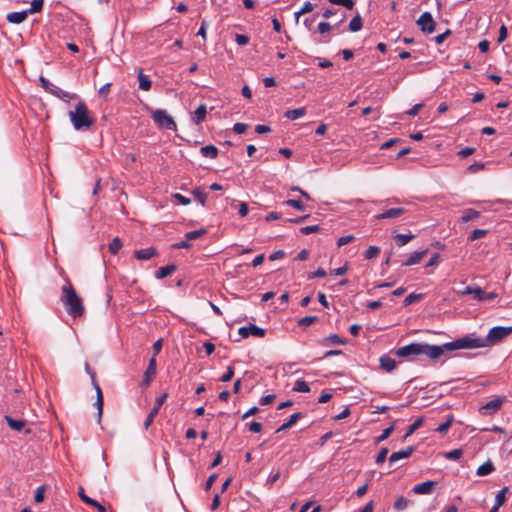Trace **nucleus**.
Wrapping results in <instances>:
<instances>
[{
    "label": "nucleus",
    "mask_w": 512,
    "mask_h": 512,
    "mask_svg": "<svg viewBox=\"0 0 512 512\" xmlns=\"http://www.w3.org/2000/svg\"><path fill=\"white\" fill-rule=\"evenodd\" d=\"M463 451L462 449H454L452 451L446 452L444 457L448 460H458L462 457Z\"/></svg>",
    "instance_id": "38"
},
{
    "label": "nucleus",
    "mask_w": 512,
    "mask_h": 512,
    "mask_svg": "<svg viewBox=\"0 0 512 512\" xmlns=\"http://www.w3.org/2000/svg\"><path fill=\"white\" fill-rule=\"evenodd\" d=\"M414 451H415L414 446H408L403 450L393 452L389 457L390 465L394 464L395 462H397L399 460L409 458L413 454Z\"/></svg>",
    "instance_id": "13"
},
{
    "label": "nucleus",
    "mask_w": 512,
    "mask_h": 512,
    "mask_svg": "<svg viewBox=\"0 0 512 512\" xmlns=\"http://www.w3.org/2000/svg\"><path fill=\"white\" fill-rule=\"evenodd\" d=\"M28 17V11L11 12L8 13L6 19L8 22L13 24H20Z\"/></svg>",
    "instance_id": "18"
},
{
    "label": "nucleus",
    "mask_w": 512,
    "mask_h": 512,
    "mask_svg": "<svg viewBox=\"0 0 512 512\" xmlns=\"http://www.w3.org/2000/svg\"><path fill=\"white\" fill-rule=\"evenodd\" d=\"M44 0H33L31 2V7L28 11V14L31 13H37L40 12L43 8Z\"/></svg>",
    "instance_id": "40"
},
{
    "label": "nucleus",
    "mask_w": 512,
    "mask_h": 512,
    "mask_svg": "<svg viewBox=\"0 0 512 512\" xmlns=\"http://www.w3.org/2000/svg\"><path fill=\"white\" fill-rule=\"evenodd\" d=\"M483 293H484V291L482 290L481 287H479V286L473 287L472 295H473L474 299H476L477 301H483Z\"/></svg>",
    "instance_id": "56"
},
{
    "label": "nucleus",
    "mask_w": 512,
    "mask_h": 512,
    "mask_svg": "<svg viewBox=\"0 0 512 512\" xmlns=\"http://www.w3.org/2000/svg\"><path fill=\"white\" fill-rule=\"evenodd\" d=\"M69 119L76 130H86L94 124V118L83 101L78 102L75 109L69 112Z\"/></svg>",
    "instance_id": "3"
},
{
    "label": "nucleus",
    "mask_w": 512,
    "mask_h": 512,
    "mask_svg": "<svg viewBox=\"0 0 512 512\" xmlns=\"http://www.w3.org/2000/svg\"><path fill=\"white\" fill-rule=\"evenodd\" d=\"M121 247H122V242L118 237H116L109 244V251L111 254L115 255L118 253V251L121 249Z\"/></svg>",
    "instance_id": "37"
},
{
    "label": "nucleus",
    "mask_w": 512,
    "mask_h": 512,
    "mask_svg": "<svg viewBox=\"0 0 512 512\" xmlns=\"http://www.w3.org/2000/svg\"><path fill=\"white\" fill-rule=\"evenodd\" d=\"M207 114V108L206 105L201 104L198 106V108L193 113L191 119L195 124H200L202 121L205 120Z\"/></svg>",
    "instance_id": "21"
},
{
    "label": "nucleus",
    "mask_w": 512,
    "mask_h": 512,
    "mask_svg": "<svg viewBox=\"0 0 512 512\" xmlns=\"http://www.w3.org/2000/svg\"><path fill=\"white\" fill-rule=\"evenodd\" d=\"M321 230V227L319 225H311V226H305L300 229V232L303 235H309L312 233L319 232Z\"/></svg>",
    "instance_id": "50"
},
{
    "label": "nucleus",
    "mask_w": 512,
    "mask_h": 512,
    "mask_svg": "<svg viewBox=\"0 0 512 512\" xmlns=\"http://www.w3.org/2000/svg\"><path fill=\"white\" fill-rule=\"evenodd\" d=\"M157 255V250L154 247H149L135 251V256L138 260H149Z\"/></svg>",
    "instance_id": "20"
},
{
    "label": "nucleus",
    "mask_w": 512,
    "mask_h": 512,
    "mask_svg": "<svg viewBox=\"0 0 512 512\" xmlns=\"http://www.w3.org/2000/svg\"><path fill=\"white\" fill-rule=\"evenodd\" d=\"M380 252V248L378 246H370L364 256L366 259H373V258H376L378 256Z\"/></svg>",
    "instance_id": "41"
},
{
    "label": "nucleus",
    "mask_w": 512,
    "mask_h": 512,
    "mask_svg": "<svg viewBox=\"0 0 512 512\" xmlns=\"http://www.w3.org/2000/svg\"><path fill=\"white\" fill-rule=\"evenodd\" d=\"M205 233H206L205 229L194 230V231L187 232L185 234V238L189 241L195 240V239L201 237L202 235H204Z\"/></svg>",
    "instance_id": "43"
},
{
    "label": "nucleus",
    "mask_w": 512,
    "mask_h": 512,
    "mask_svg": "<svg viewBox=\"0 0 512 512\" xmlns=\"http://www.w3.org/2000/svg\"><path fill=\"white\" fill-rule=\"evenodd\" d=\"M363 20L359 14L354 16L349 23V30L351 32H357L362 29Z\"/></svg>",
    "instance_id": "30"
},
{
    "label": "nucleus",
    "mask_w": 512,
    "mask_h": 512,
    "mask_svg": "<svg viewBox=\"0 0 512 512\" xmlns=\"http://www.w3.org/2000/svg\"><path fill=\"white\" fill-rule=\"evenodd\" d=\"M428 250L415 251L409 255L406 261L403 263L404 266H412L421 262Z\"/></svg>",
    "instance_id": "17"
},
{
    "label": "nucleus",
    "mask_w": 512,
    "mask_h": 512,
    "mask_svg": "<svg viewBox=\"0 0 512 512\" xmlns=\"http://www.w3.org/2000/svg\"><path fill=\"white\" fill-rule=\"evenodd\" d=\"M294 390L297 392L307 393L310 391L309 385L302 379H298L295 382Z\"/></svg>",
    "instance_id": "35"
},
{
    "label": "nucleus",
    "mask_w": 512,
    "mask_h": 512,
    "mask_svg": "<svg viewBox=\"0 0 512 512\" xmlns=\"http://www.w3.org/2000/svg\"><path fill=\"white\" fill-rule=\"evenodd\" d=\"M94 389L96 391V402L95 406L97 407V414H98V422H100L102 413H103V405H104V399L103 394L100 386L97 384V382H94Z\"/></svg>",
    "instance_id": "14"
},
{
    "label": "nucleus",
    "mask_w": 512,
    "mask_h": 512,
    "mask_svg": "<svg viewBox=\"0 0 512 512\" xmlns=\"http://www.w3.org/2000/svg\"><path fill=\"white\" fill-rule=\"evenodd\" d=\"M423 424V418H418L413 424L408 427L407 433L404 436V440L411 436L417 429Z\"/></svg>",
    "instance_id": "34"
},
{
    "label": "nucleus",
    "mask_w": 512,
    "mask_h": 512,
    "mask_svg": "<svg viewBox=\"0 0 512 512\" xmlns=\"http://www.w3.org/2000/svg\"><path fill=\"white\" fill-rule=\"evenodd\" d=\"M138 80H139V88L143 91H148L151 88V80L148 78V76L144 75L142 73V70L139 71L138 74Z\"/></svg>",
    "instance_id": "29"
},
{
    "label": "nucleus",
    "mask_w": 512,
    "mask_h": 512,
    "mask_svg": "<svg viewBox=\"0 0 512 512\" xmlns=\"http://www.w3.org/2000/svg\"><path fill=\"white\" fill-rule=\"evenodd\" d=\"M509 492V487L502 488L495 497L494 506L501 507L506 501V494Z\"/></svg>",
    "instance_id": "31"
},
{
    "label": "nucleus",
    "mask_w": 512,
    "mask_h": 512,
    "mask_svg": "<svg viewBox=\"0 0 512 512\" xmlns=\"http://www.w3.org/2000/svg\"><path fill=\"white\" fill-rule=\"evenodd\" d=\"M487 232L488 231L485 230V229H475L469 235V240L470 241H475L477 239H480V238L484 237L487 234Z\"/></svg>",
    "instance_id": "46"
},
{
    "label": "nucleus",
    "mask_w": 512,
    "mask_h": 512,
    "mask_svg": "<svg viewBox=\"0 0 512 512\" xmlns=\"http://www.w3.org/2000/svg\"><path fill=\"white\" fill-rule=\"evenodd\" d=\"M355 239V237L353 235H345V236H342L338 239L337 241V245L339 247L341 246H344L350 242H352L353 240Z\"/></svg>",
    "instance_id": "55"
},
{
    "label": "nucleus",
    "mask_w": 512,
    "mask_h": 512,
    "mask_svg": "<svg viewBox=\"0 0 512 512\" xmlns=\"http://www.w3.org/2000/svg\"><path fill=\"white\" fill-rule=\"evenodd\" d=\"M285 205L291 206L299 211H303L305 209V206L300 200L290 199L284 202Z\"/></svg>",
    "instance_id": "49"
},
{
    "label": "nucleus",
    "mask_w": 512,
    "mask_h": 512,
    "mask_svg": "<svg viewBox=\"0 0 512 512\" xmlns=\"http://www.w3.org/2000/svg\"><path fill=\"white\" fill-rule=\"evenodd\" d=\"M317 319H318L317 316H306V317L301 318L298 321V325L303 326V327H308L311 324H313L314 322H316Z\"/></svg>",
    "instance_id": "47"
},
{
    "label": "nucleus",
    "mask_w": 512,
    "mask_h": 512,
    "mask_svg": "<svg viewBox=\"0 0 512 512\" xmlns=\"http://www.w3.org/2000/svg\"><path fill=\"white\" fill-rule=\"evenodd\" d=\"M234 376V368L233 366H228L227 371L221 376L220 380L222 382L230 381Z\"/></svg>",
    "instance_id": "52"
},
{
    "label": "nucleus",
    "mask_w": 512,
    "mask_h": 512,
    "mask_svg": "<svg viewBox=\"0 0 512 512\" xmlns=\"http://www.w3.org/2000/svg\"><path fill=\"white\" fill-rule=\"evenodd\" d=\"M60 275L63 277L65 284L61 288L60 300L64 305L66 312L73 318L81 317L85 312V307L82 298L77 294L68 276L64 270H60Z\"/></svg>",
    "instance_id": "1"
},
{
    "label": "nucleus",
    "mask_w": 512,
    "mask_h": 512,
    "mask_svg": "<svg viewBox=\"0 0 512 512\" xmlns=\"http://www.w3.org/2000/svg\"><path fill=\"white\" fill-rule=\"evenodd\" d=\"M417 26L425 34H431L435 31L436 23L429 12H424L416 21Z\"/></svg>",
    "instance_id": "8"
},
{
    "label": "nucleus",
    "mask_w": 512,
    "mask_h": 512,
    "mask_svg": "<svg viewBox=\"0 0 512 512\" xmlns=\"http://www.w3.org/2000/svg\"><path fill=\"white\" fill-rule=\"evenodd\" d=\"M174 199H176L178 201L179 204L181 205H188L190 204L191 200L185 196H183L182 194L180 193H175L173 195Z\"/></svg>",
    "instance_id": "59"
},
{
    "label": "nucleus",
    "mask_w": 512,
    "mask_h": 512,
    "mask_svg": "<svg viewBox=\"0 0 512 512\" xmlns=\"http://www.w3.org/2000/svg\"><path fill=\"white\" fill-rule=\"evenodd\" d=\"M39 80L41 82L42 87L50 94L56 96L57 98H59L61 100L66 101V102H68L71 99V96L68 92L63 91L58 86L51 83L45 77L41 76Z\"/></svg>",
    "instance_id": "7"
},
{
    "label": "nucleus",
    "mask_w": 512,
    "mask_h": 512,
    "mask_svg": "<svg viewBox=\"0 0 512 512\" xmlns=\"http://www.w3.org/2000/svg\"><path fill=\"white\" fill-rule=\"evenodd\" d=\"M192 194L196 201H198L202 206H205L206 199H207V193H205L204 191H202L199 188H196L193 190Z\"/></svg>",
    "instance_id": "33"
},
{
    "label": "nucleus",
    "mask_w": 512,
    "mask_h": 512,
    "mask_svg": "<svg viewBox=\"0 0 512 512\" xmlns=\"http://www.w3.org/2000/svg\"><path fill=\"white\" fill-rule=\"evenodd\" d=\"M302 418V413L300 412H297V413H294L290 416V418L285 422L283 423L277 430L276 432L279 433V432H282V431H285L289 428H291L299 419Z\"/></svg>",
    "instance_id": "24"
},
{
    "label": "nucleus",
    "mask_w": 512,
    "mask_h": 512,
    "mask_svg": "<svg viewBox=\"0 0 512 512\" xmlns=\"http://www.w3.org/2000/svg\"><path fill=\"white\" fill-rule=\"evenodd\" d=\"M155 375H156V358H155V356H153L149 360L148 367L146 368V370L144 372V375H143V378L141 381V387L147 388L150 385L152 379L155 377Z\"/></svg>",
    "instance_id": "10"
},
{
    "label": "nucleus",
    "mask_w": 512,
    "mask_h": 512,
    "mask_svg": "<svg viewBox=\"0 0 512 512\" xmlns=\"http://www.w3.org/2000/svg\"><path fill=\"white\" fill-rule=\"evenodd\" d=\"M394 428H395V426L391 425L388 428L384 429L382 434L376 438L375 442L380 443V442L386 440L391 435V433L394 431Z\"/></svg>",
    "instance_id": "44"
},
{
    "label": "nucleus",
    "mask_w": 512,
    "mask_h": 512,
    "mask_svg": "<svg viewBox=\"0 0 512 512\" xmlns=\"http://www.w3.org/2000/svg\"><path fill=\"white\" fill-rule=\"evenodd\" d=\"M152 119L160 128L176 130L175 121L164 110L159 109L154 111L152 114Z\"/></svg>",
    "instance_id": "6"
},
{
    "label": "nucleus",
    "mask_w": 512,
    "mask_h": 512,
    "mask_svg": "<svg viewBox=\"0 0 512 512\" xmlns=\"http://www.w3.org/2000/svg\"><path fill=\"white\" fill-rule=\"evenodd\" d=\"M262 427H263V426H262V424H261L260 422H255V421H253V422H251V423H249V424H248V428H249V430H250L251 432H253V433H259V432H261Z\"/></svg>",
    "instance_id": "60"
},
{
    "label": "nucleus",
    "mask_w": 512,
    "mask_h": 512,
    "mask_svg": "<svg viewBox=\"0 0 512 512\" xmlns=\"http://www.w3.org/2000/svg\"><path fill=\"white\" fill-rule=\"evenodd\" d=\"M441 347L443 348V351L482 348L487 347V340L481 337L466 336L460 339H456L452 342L445 343Z\"/></svg>",
    "instance_id": "4"
},
{
    "label": "nucleus",
    "mask_w": 512,
    "mask_h": 512,
    "mask_svg": "<svg viewBox=\"0 0 512 512\" xmlns=\"http://www.w3.org/2000/svg\"><path fill=\"white\" fill-rule=\"evenodd\" d=\"M177 269V266L175 264H169V265H166L164 267H160L157 271H156V278L158 279H163L165 277H168L170 276L173 272H175Z\"/></svg>",
    "instance_id": "22"
},
{
    "label": "nucleus",
    "mask_w": 512,
    "mask_h": 512,
    "mask_svg": "<svg viewBox=\"0 0 512 512\" xmlns=\"http://www.w3.org/2000/svg\"><path fill=\"white\" fill-rule=\"evenodd\" d=\"M324 342L327 344H332V345L345 344V341L342 340L337 334L329 335L328 337H326L324 339Z\"/></svg>",
    "instance_id": "39"
},
{
    "label": "nucleus",
    "mask_w": 512,
    "mask_h": 512,
    "mask_svg": "<svg viewBox=\"0 0 512 512\" xmlns=\"http://www.w3.org/2000/svg\"><path fill=\"white\" fill-rule=\"evenodd\" d=\"M453 420H454L453 416L450 415L447 418V420L444 423L440 424L435 430L439 433H446L449 430V428L451 427Z\"/></svg>",
    "instance_id": "36"
},
{
    "label": "nucleus",
    "mask_w": 512,
    "mask_h": 512,
    "mask_svg": "<svg viewBox=\"0 0 512 512\" xmlns=\"http://www.w3.org/2000/svg\"><path fill=\"white\" fill-rule=\"evenodd\" d=\"M190 247H191V244H190L189 240H187L186 238H185V240H182L180 242L174 243L172 245V248H174V249H182V248L183 249H188Z\"/></svg>",
    "instance_id": "57"
},
{
    "label": "nucleus",
    "mask_w": 512,
    "mask_h": 512,
    "mask_svg": "<svg viewBox=\"0 0 512 512\" xmlns=\"http://www.w3.org/2000/svg\"><path fill=\"white\" fill-rule=\"evenodd\" d=\"M480 213L474 209H465L461 216V221L463 223H467L469 221H472L476 218H478Z\"/></svg>",
    "instance_id": "28"
},
{
    "label": "nucleus",
    "mask_w": 512,
    "mask_h": 512,
    "mask_svg": "<svg viewBox=\"0 0 512 512\" xmlns=\"http://www.w3.org/2000/svg\"><path fill=\"white\" fill-rule=\"evenodd\" d=\"M502 404H503L502 399H500V398L493 399V400L489 401L488 403H486L485 405H483L480 408V412L483 415H492V414L496 413L501 408Z\"/></svg>",
    "instance_id": "12"
},
{
    "label": "nucleus",
    "mask_w": 512,
    "mask_h": 512,
    "mask_svg": "<svg viewBox=\"0 0 512 512\" xmlns=\"http://www.w3.org/2000/svg\"><path fill=\"white\" fill-rule=\"evenodd\" d=\"M167 397H168V393L165 392L161 396L156 398L154 407L151 409V411L149 412L148 416L146 417V419L144 421L145 429H148L150 427V425L153 423L154 418L157 416L160 407L166 401Z\"/></svg>",
    "instance_id": "9"
},
{
    "label": "nucleus",
    "mask_w": 512,
    "mask_h": 512,
    "mask_svg": "<svg viewBox=\"0 0 512 512\" xmlns=\"http://www.w3.org/2000/svg\"><path fill=\"white\" fill-rule=\"evenodd\" d=\"M331 25L328 22H320L318 25V30L321 34L328 33L331 30Z\"/></svg>",
    "instance_id": "64"
},
{
    "label": "nucleus",
    "mask_w": 512,
    "mask_h": 512,
    "mask_svg": "<svg viewBox=\"0 0 512 512\" xmlns=\"http://www.w3.org/2000/svg\"><path fill=\"white\" fill-rule=\"evenodd\" d=\"M44 493H45V487L39 486L37 488L35 496H34L35 502H37V503L42 502L44 500Z\"/></svg>",
    "instance_id": "53"
},
{
    "label": "nucleus",
    "mask_w": 512,
    "mask_h": 512,
    "mask_svg": "<svg viewBox=\"0 0 512 512\" xmlns=\"http://www.w3.org/2000/svg\"><path fill=\"white\" fill-rule=\"evenodd\" d=\"M78 494H79V497L81 498V500H82L83 502H85L87 505H90V506H91V504H95V500H94V499H92V498H90V497H88V496L84 493V489H83L82 487H81V488H79V492H78Z\"/></svg>",
    "instance_id": "54"
},
{
    "label": "nucleus",
    "mask_w": 512,
    "mask_h": 512,
    "mask_svg": "<svg viewBox=\"0 0 512 512\" xmlns=\"http://www.w3.org/2000/svg\"><path fill=\"white\" fill-rule=\"evenodd\" d=\"M404 212H405L404 208H400V207L391 208L381 214L376 215L375 218L378 220L397 218V217L401 216L402 214H404Z\"/></svg>",
    "instance_id": "15"
},
{
    "label": "nucleus",
    "mask_w": 512,
    "mask_h": 512,
    "mask_svg": "<svg viewBox=\"0 0 512 512\" xmlns=\"http://www.w3.org/2000/svg\"><path fill=\"white\" fill-rule=\"evenodd\" d=\"M305 114H306V108L301 107V108H296V109L286 111L285 117L288 118L289 120H296L298 118L303 117Z\"/></svg>",
    "instance_id": "27"
},
{
    "label": "nucleus",
    "mask_w": 512,
    "mask_h": 512,
    "mask_svg": "<svg viewBox=\"0 0 512 512\" xmlns=\"http://www.w3.org/2000/svg\"><path fill=\"white\" fill-rule=\"evenodd\" d=\"M512 333V326L511 327H502V326H495L491 328L487 334V336L484 338L487 340V346L494 345L504 338H506L508 335Z\"/></svg>",
    "instance_id": "5"
},
{
    "label": "nucleus",
    "mask_w": 512,
    "mask_h": 512,
    "mask_svg": "<svg viewBox=\"0 0 512 512\" xmlns=\"http://www.w3.org/2000/svg\"><path fill=\"white\" fill-rule=\"evenodd\" d=\"M380 367L390 373L396 368V361L388 355H383L380 357Z\"/></svg>",
    "instance_id": "19"
},
{
    "label": "nucleus",
    "mask_w": 512,
    "mask_h": 512,
    "mask_svg": "<svg viewBox=\"0 0 512 512\" xmlns=\"http://www.w3.org/2000/svg\"><path fill=\"white\" fill-rule=\"evenodd\" d=\"M440 260H441L440 254L435 253V254L432 255V257L430 258V260L428 261L426 266L427 267L436 266V265H438L440 263Z\"/></svg>",
    "instance_id": "63"
},
{
    "label": "nucleus",
    "mask_w": 512,
    "mask_h": 512,
    "mask_svg": "<svg viewBox=\"0 0 512 512\" xmlns=\"http://www.w3.org/2000/svg\"><path fill=\"white\" fill-rule=\"evenodd\" d=\"M421 298H422V294L411 293L405 298L404 304H405V306L411 305L412 303L420 300Z\"/></svg>",
    "instance_id": "51"
},
{
    "label": "nucleus",
    "mask_w": 512,
    "mask_h": 512,
    "mask_svg": "<svg viewBox=\"0 0 512 512\" xmlns=\"http://www.w3.org/2000/svg\"><path fill=\"white\" fill-rule=\"evenodd\" d=\"M394 238H395L397 245L401 247V246L406 245L412 239H414L415 235H413V234H396L394 236Z\"/></svg>",
    "instance_id": "32"
},
{
    "label": "nucleus",
    "mask_w": 512,
    "mask_h": 512,
    "mask_svg": "<svg viewBox=\"0 0 512 512\" xmlns=\"http://www.w3.org/2000/svg\"><path fill=\"white\" fill-rule=\"evenodd\" d=\"M388 448L386 447H383L377 454L376 456V459H375V463L377 465H381L382 463H384V461L386 460L387 458V455H388Z\"/></svg>",
    "instance_id": "42"
},
{
    "label": "nucleus",
    "mask_w": 512,
    "mask_h": 512,
    "mask_svg": "<svg viewBox=\"0 0 512 512\" xmlns=\"http://www.w3.org/2000/svg\"><path fill=\"white\" fill-rule=\"evenodd\" d=\"M248 128V125L245 123H236L234 124L233 131L237 134L244 133Z\"/></svg>",
    "instance_id": "62"
},
{
    "label": "nucleus",
    "mask_w": 512,
    "mask_h": 512,
    "mask_svg": "<svg viewBox=\"0 0 512 512\" xmlns=\"http://www.w3.org/2000/svg\"><path fill=\"white\" fill-rule=\"evenodd\" d=\"M495 470L494 464L488 460L484 464L480 465L476 471L478 476H487Z\"/></svg>",
    "instance_id": "25"
},
{
    "label": "nucleus",
    "mask_w": 512,
    "mask_h": 512,
    "mask_svg": "<svg viewBox=\"0 0 512 512\" xmlns=\"http://www.w3.org/2000/svg\"><path fill=\"white\" fill-rule=\"evenodd\" d=\"M235 41L238 45L244 46L249 43V37L244 34H236Z\"/></svg>",
    "instance_id": "58"
},
{
    "label": "nucleus",
    "mask_w": 512,
    "mask_h": 512,
    "mask_svg": "<svg viewBox=\"0 0 512 512\" xmlns=\"http://www.w3.org/2000/svg\"><path fill=\"white\" fill-rule=\"evenodd\" d=\"M394 353L398 357L426 355L430 359H438L443 354V348L441 346L426 343H411L398 348Z\"/></svg>",
    "instance_id": "2"
},
{
    "label": "nucleus",
    "mask_w": 512,
    "mask_h": 512,
    "mask_svg": "<svg viewBox=\"0 0 512 512\" xmlns=\"http://www.w3.org/2000/svg\"><path fill=\"white\" fill-rule=\"evenodd\" d=\"M408 503L409 501L407 498L400 496L399 498L396 499L394 503V508L397 510H403L408 506Z\"/></svg>",
    "instance_id": "48"
},
{
    "label": "nucleus",
    "mask_w": 512,
    "mask_h": 512,
    "mask_svg": "<svg viewBox=\"0 0 512 512\" xmlns=\"http://www.w3.org/2000/svg\"><path fill=\"white\" fill-rule=\"evenodd\" d=\"M331 4L344 6L345 8L351 10L354 7L353 0H329Z\"/></svg>",
    "instance_id": "45"
},
{
    "label": "nucleus",
    "mask_w": 512,
    "mask_h": 512,
    "mask_svg": "<svg viewBox=\"0 0 512 512\" xmlns=\"http://www.w3.org/2000/svg\"><path fill=\"white\" fill-rule=\"evenodd\" d=\"M238 332L243 338H247L249 336L263 337L265 335V330L254 324L243 326Z\"/></svg>",
    "instance_id": "11"
},
{
    "label": "nucleus",
    "mask_w": 512,
    "mask_h": 512,
    "mask_svg": "<svg viewBox=\"0 0 512 512\" xmlns=\"http://www.w3.org/2000/svg\"><path fill=\"white\" fill-rule=\"evenodd\" d=\"M435 484H436V482H434V481H426V482L415 485L412 488V491L415 494H430L432 492V489L435 486Z\"/></svg>",
    "instance_id": "16"
},
{
    "label": "nucleus",
    "mask_w": 512,
    "mask_h": 512,
    "mask_svg": "<svg viewBox=\"0 0 512 512\" xmlns=\"http://www.w3.org/2000/svg\"><path fill=\"white\" fill-rule=\"evenodd\" d=\"M200 152L202 156L210 159H215L218 156V149L214 145H206L201 147Z\"/></svg>",
    "instance_id": "26"
},
{
    "label": "nucleus",
    "mask_w": 512,
    "mask_h": 512,
    "mask_svg": "<svg viewBox=\"0 0 512 512\" xmlns=\"http://www.w3.org/2000/svg\"><path fill=\"white\" fill-rule=\"evenodd\" d=\"M8 426L15 431H22L26 425V421L22 419H14L10 416H5Z\"/></svg>",
    "instance_id": "23"
},
{
    "label": "nucleus",
    "mask_w": 512,
    "mask_h": 512,
    "mask_svg": "<svg viewBox=\"0 0 512 512\" xmlns=\"http://www.w3.org/2000/svg\"><path fill=\"white\" fill-rule=\"evenodd\" d=\"M276 396L274 394H269V395H266L264 397H262L260 400H259V403L263 406L265 405H269L271 403H273V401L275 400Z\"/></svg>",
    "instance_id": "61"
}]
</instances>
